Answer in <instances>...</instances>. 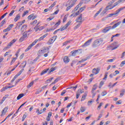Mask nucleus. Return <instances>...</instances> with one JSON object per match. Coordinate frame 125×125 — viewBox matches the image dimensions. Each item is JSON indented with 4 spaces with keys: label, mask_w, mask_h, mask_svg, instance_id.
I'll return each instance as SVG.
<instances>
[{
    "label": "nucleus",
    "mask_w": 125,
    "mask_h": 125,
    "mask_svg": "<svg viewBox=\"0 0 125 125\" xmlns=\"http://www.w3.org/2000/svg\"><path fill=\"white\" fill-rule=\"evenodd\" d=\"M122 23V21H119L114 25H113V26H107L106 27H105L103 30V33H107V32H109V31H111V30H113V29H115L118 27V26H120L121 24Z\"/></svg>",
    "instance_id": "1"
},
{
    "label": "nucleus",
    "mask_w": 125,
    "mask_h": 125,
    "mask_svg": "<svg viewBox=\"0 0 125 125\" xmlns=\"http://www.w3.org/2000/svg\"><path fill=\"white\" fill-rule=\"evenodd\" d=\"M78 0H68L65 4L66 7V11H68L70 8H72L75 5L76 2Z\"/></svg>",
    "instance_id": "2"
},
{
    "label": "nucleus",
    "mask_w": 125,
    "mask_h": 125,
    "mask_svg": "<svg viewBox=\"0 0 125 125\" xmlns=\"http://www.w3.org/2000/svg\"><path fill=\"white\" fill-rule=\"evenodd\" d=\"M124 9H125V6H124L123 7H121V8H119V9H118L117 10H116L115 13L109 14L108 17H112V16H114V15H118V14H119V13H120V12H121V11H122V10H124Z\"/></svg>",
    "instance_id": "3"
},
{
    "label": "nucleus",
    "mask_w": 125,
    "mask_h": 125,
    "mask_svg": "<svg viewBox=\"0 0 125 125\" xmlns=\"http://www.w3.org/2000/svg\"><path fill=\"white\" fill-rule=\"evenodd\" d=\"M120 46L119 44H118V43L117 42H114L112 43L110 46L108 47L111 50H115V49H117Z\"/></svg>",
    "instance_id": "4"
},
{
    "label": "nucleus",
    "mask_w": 125,
    "mask_h": 125,
    "mask_svg": "<svg viewBox=\"0 0 125 125\" xmlns=\"http://www.w3.org/2000/svg\"><path fill=\"white\" fill-rule=\"evenodd\" d=\"M47 50H49V48L48 47H43L42 48V50H39L38 52V54L39 56H41V53H45L46 52Z\"/></svg>",
    "instance_id": "5"
},
{
    "label": "nucleus",
    "mask_w": 125,
    "mask_h": 125,
    "mask_svg": "<svg viewBox=\"0 0 125 125\" xmlns=\"http://www.w3.org/2000/svg\"><path fill=\"white\" fill-rule=\"evenodd\" d=\"M103 43V40L102 39L96 40L95 41V43H94L95 46H99V45H100L101 44H102Z\"/></svg>",
    "instance_id": "6"
},
{
    "label": "nucleus",
    "mask_w": 125,
    "mask_h": 125,
    "mask_svg": "<svg viewBox=\"0 0 125 125\" xmlns=\"http://www.w3.org/2000/svg\"><path fill=\"white\" fill-rule=\"evenodd\" d=\"M56 39H57V36H55L52 37L48 41V44H52V43H53L54 42H55V41L56 40Z\"/></svg>",
    "instance_id": "7"
},
{
    "label": "nucleus",
    "mask_w": 125,
    "mask_h": 125,
    "mask_svg": "<svg viewBox=\"0 0 125 125\" xmlns=\"http://www.w3.org/2000/svg\"><path fill=\"white\" fill-rule=\"evenodd\" d=\"M17 41V39H14L6 47L4 48L3 49V50H6V49H7V48H10V47L14 43V42H16Z\"/></svg>",
    "instance_id": "8"
},
{
    "label": "nucleus",
    "mask_w": 125,
    "mask_h": 125,
    "mask_svg": "<svg viewBox=\"0 0 125 125\" xmlns=\"http://www.w3.org/2000/svg\"><path fill=\"white\" fill-rule=\"evenodd\" d=\"M92 40H93V38L88 40L86 41L83 45H82V47H86V46H88L91 43V42H92Z\"/></svg>",
    "instance_id": "9"
},
{
    "label": "nucleus",
    "mask_w": 125,
    "mask_h": 125,
    "mask_svg": "<svg viewBox=\"0 0 125 125\" xmlns=\"http://www.w3.org/2000/svg\"><path fill=\"white\" fill-rule=\"evenodd\" d=\"M72 23V21H69L61 29V32L64 31V30H66L69 26H70V24Z\"/></svg>",
    "instance_id": "10"
},
{
    "label": "nucleus",
    "mask_w": 125,
    "mask_h": 125,
    "mask_svg": "<svg viewBox=\"0 0 125 125\" xmlns=\"http://www.w3.org/2000/svg\"><path fill=\"white\" fill-rule=\"evenodd\" d=\"M8 110V106L5 107L1 111L0 116L1 117H2V116H4L5 114H6V112H7V110Z\"/></svg>",
    "instance_id": "11"
},
{
    "label": "nucleus",
    "mask_w": 125,
    "mask_h": 125,
    "mask_svg": "<svg viewBox=\"0 0 125 125\" xmlns=\"http://www.w3.org/2000/svg\"><path fill=\"white\" fill-rule=\"evenodd\" d=\"M76 22L78 23H83V14H81L79 16V17L76 19Z\"/></svg>",
    "instance_id": "12"
},
{
    "label": "nucleus",
    "mask_w": 125,
    "mask_h": 125,
    "mask_svg": "<svg viewBox=\"0 0 125 125\" xmlns=\"http://www.w3.org/2000/svg\"><path fill=\"white\" fill-rule=\"evenodd\" d=\"M116 6H117L116 5V4H114L113 6H111V5H108L107 6H106L105 7V10H106L107 11H108V10H111V9H113V8H114V7H116Z\"/></svg>",
    "instance_id": "13"
},
{
    "label": "nucleus",
    "mask_w": 125,
    "mask_h": 125,
    "mask_svg": "<svg viewBox=\"0 0 125 125\" xmlns=\"http://www.w3.org/2000/svg\"><path fill=\"white\" fill-rule=\"evenodd\" d=\"M100 72V67H98L97 68H94V75H97Z\"/></svg>",
    "instance_id": "14"
},
{
    "label": "nucleus",
    "mask_w": 125,
    "mask_h": 125,
    "mask_svg": "<svg viewBox=\"0 0 125 125\" xmlns=\"http://www.w3.org/2000/svg\"><path fill=\"white\" fill-rule=\"evenodd\" d=\"M21 17V16L20 14H18L16 17L14 19L15 22H17L19 19H20V18Z\"/></svg>",
    "instance_id": "15"
},
{
    "label": "nucleus",
    "mask_w": 125,
    "mask_h": 125,
    "mask_svg": "<svg viewBox=\"0 0 125 125\" xmlns=\"http://www.w3.org/2000/svg\"><path fill=\"white\" fill-rule=\"evenodd\" d=\"M23 71H24V69H22L15 76V78L17 79V78H18V77H19V76H20V75H21V74L23 73Z\"/></svg>",
    "instance_id": "16"
},
{
    "label": "nucleus",
    "mask_w": 125,
    "mask_h": 125,
    "mask_svg": "<svg viewBox=\"0 0 125 125\" xmlns=\"http://www.w3.org/2000/svg\"><path fill=\"white\" fill-rule=\"evenodd\" d=\"M40 22H38L36 26L34 27V30H35V32H38V31H40V25H39Z\"/></svg>",
    "instance_id": "17"
},
{
    "label": "nucleus",
    "mask_w": 125,
    "mask_h": 125,
    "mask_svg": "<svg viewBox=\"0 0 125 125\" xmlns=\"http://www.w3.org/2000/svg\"><path fill=\"white\" fill-rule=\"evenodd\" d=\"M125 0H119L118 1H117L116 2L114 3L115 4V5H119V4H120V3H124L125 2Z\"/></svg>",
    "instance_id": "18"
},
{
    "label": "nucleus",
    "mask_w": 125,
    "mask_h": 125,
    "mask_svg": "<svg viewBox=\"0 0 125 125\" xmlns=\"http://www.w3.org/2000/svg\"><path fill=\"white\" fill-rule=\"evenodd\" d=\"M63 61L66 63H69V62H70V59L69 58H68L67 57H65L63 58Z\"/></svg>",
    "instance_id": "19"
},
{
    "label": "nucleus",
    "mask_w": 125,
    "mask_h": 125,
    "mask_svg": "<svg viewBox=\"0 0 125 125\" xmlns=\"http://www.w3.org/2000/svg\"><path fill=\"white\" fill-rule=\"evenodd\" d=\"M26 30H27V24L22 25L21 31L22 32H24V31H26Z\"/></svg>",
    "instance_id": "20"
},
{
    "label": "nucleus",
    "mask_w": 125,
    "mask_h": 125,
    "mask_svg": "<svg viewBox=\"0 0 125 125\" xmlns=\"http://www.w3.org/2000/svg\"><path fill=\"white\" fill-rule=\"evenodd\" d=\"M83 3L82 2L80 3L75 8H74V11H77L81 6H82V5Z\"/></svg>",
    "instance_id": "21"
},
{
    "label": "nucleus",
    "mask_w": 125,
    "mask_h": 125,
    "mask_svg": "<svg viewBox=\"0 0 125 125\" xmlns=\"http://www.w3.org/2000/svg\"><path fill=\"white\" fill-rule=\"evenodd\" d=\"M86 96H87V94H86V92H85L84 94L82 96L81 101H83V100H85Z\"/></svg>",
    "instance_id": "22"
},
{
    "label": "nucleus",
    "mask_w": 125,
    "mask_h": 125,
    "mask_svg": "<svg viewBox=\"0 0 125 125\" xmlns=\"http://www.w3.org/2000/svg\"><path fill=\"white\" fill-rule=\"evenodd\" d=\"M80 14V11H78L77 12L75 13H73L70 15V17H72V16H73V17H76V16H78Z\"/></svg>",
    "instance_id": "23"
},
{
    "label": "nucleus",
    "mask_w": 125,
    "mask_h": 125,
    "mask_svg": "<svg viewBox=\"0 0 125 125\" xmlns=\"http://www.w3.org/2000/svg\"><path fill=\"white\" fill-rule=\"evenodd\" d=\"M23 96H24V94L23 93H21V94H19V96L17 98V100H19L20 99H21V98L22 97H23Z\"/></svg>",
    "instance_id": "24"
},
{
    "label": "nucleus",
    "mask_w": 125,
    "mask_h": 125,
    "mask_svg": "<svg viewBox=\"0 0 125 125\" xmlns=\"http://www.w3.org/2000/svg\"><path fill=\"white\" fill-rule=\"evenodd\" d=\"M34 83L35 81H32L27 86V88H30L31 86H33V84H34Z\"/></svg>",
    "instance_id": "25"
},
{
    "label": "nucleus",
    "mask_w": 125,
    "mask_h": 125,
    "mask_svg": "<svg viewBox=\"0 0 125 125\" xmlns=\"http://www.w3.org/2000/svg\"><path fill=\"white\" fill-rule=\"evenodd\" d=\"M6 21V19H4L1 22V24L0 25V27H2V26H3V25H4V24H5V22Z\"/></svg>",
    "instance_id": "26"
},
{
    "label": "nucleus",
    "mask_w": 125,
    "mask_h": 125,
    "mask_svg": "<svg viewBox=\"0 0 125 125\" xmlns=\"http://www.w3.org/2000/svg\"><path fill=\"white\" fill-rule=\"evenodd\" d=\"M57 1H55L54 3L49 7V9H52V7L55 6L57 3Z\"/></svg>",
    "instance_id": "27"
},
{
    "label": "nucleus",
    "mask_w": 125,
    "mask_h": 125,
    "mask_svg": "<svg viewBox=\"0 0 125 125\" xmlns=\"http://www.w3.org/2000/svg\"><path fill=\"white\" fill-rule=\"evenodd\" d=\"M55 70H56V68L52 67L48 72V74H50V73H52V72H54Z\"/></svg>",
    "instance_id": "28"
},
{
    "label": "nucleus",
    "mask_w": 125,
    "mask_h": 125,
    "mask_svg": "<svg viewBox=\"0 0 125 125\" xmlns=\"http://www.w3.org/2000/svg\"><path fill=\"white\" fill-rule=\"evenodd\" d=\"M47 71H48V69L43 70L41 73V76L44 75V74H46V73H47Z\"/></svg>",
    "instance_id": "29"
},
{
    "label": "nucleus",
    "mask_w": 125,
    "mask_h": 125,
    "mask_svg": "<svg viewBox=\"0 0 125 125\" xmlns=\"http://www.w3.org/2000/svg\"><path fill=\"white\" fill-rule=\"evenodd\" d=\"M85 7H86V6H84L83 7H81V8L78 11H79V13L80 12H83V10H84V9H85Z\"/></svg>",
    "instance_id": "30"
},
{
    "label": "nucleus",
    "mask_w": 125,
    "mask_h": 125,
    "mask_svg": "<svg viewBox=\"0 0 125 125\" xmlns=\"http://www.w3.org/2000/svg\"><path fill=\"white\" fill-rule=\"evenodd\" d=\"M27 32H24L23 34H22V37L24 38V39H26V38H27V37H28V35L27 34Z\"/></svg>",
    "instance_id": "31"
},
{
    "label": "nucleus",
    "mask_w": 125,
    "mask_h": 125,
    "mask_svg": "<svg viewBox=\"0 0 125 125\" xmlns=\"http://www.w3.org/2000/svg\"><path fill=\"white\" fill-rule=\"evenodd\" d=\"M13 26H14V24H11L9 25V26L7 27V29H9V31H10L11 30V29H12V27H13Z\"/></svg>",
    "instance_id": "32"
},
{
    "label": "nucleus",
    "mask_w": 125,
    "mask_h": 125,
    "mask_svg": "<svg viewBox=\"0 0 125 125\" xmlns=\"http://www.w3.org/2000/svg\"><path fill=\"white\" fill-rule=\"evenodd\" d=\"M78 50H76L75 51H71V53H72V56H75L76 55V53H77L78 52Z\"/></svg>",
    "instance_id": "33"
},
{
    "label": "nucleus",
    "mask_w": 125,
    "mask_h": 125,
    "mask_svg": "<svg viewBox=\"0 0 125 125\" xmlns=\"http://www.w3.org/2000/svg\"><path fill=\"white\" fill-rule=\"evenodd\" d=\"M35 67H32L30 68V69L28 70V74H30V73H31V72H32V71H34Z\"/></svg>",
    "instance_id": "34"
},
{
    "label": "nucleus",
    "mask_w": 125,
    "mask_h": 125,
    "mask_svg": "<svg viewBox=\"0 0 125 125\" xmlns=\"http://www.w3.org/2000/svg\"><path fill=\"white\" fill-rule=\"evenodd\" d=\"M33 47V46L31 44H30L27 48L25 50V51H28V50H30V49H31V48H32V47Z\"/></svg>",
    "instance_id": "35"
},
{
    "label": "nucleus",
    "mask_w": 125,
    "mask_h": 125,
    "mask_svg": "<svg viewBox=\"0 0 125 125\" xmlns=\"http://www.w3.org/2000/svg\"><path fill=\"white\" fill-rule=\"evenodd\" d=\"M26 118H27V114H24L23 115V117L22 118V122H24V121H25V119H26Z\"/></svg>",
    "instance_id": "36"
},
{
    "label": "nucleus",
    "mask_w": 125,
    "mask_h": 125,
    "mask_svg": "<svg viewBox=\"0 0 125 125\" xmlns=\"http://www.w3.org/2000/svg\"><path fill=\"white\" fill-rule=\"evenodd\" d=\"M104 84V82L101 81L100 83L99 88H101V87H102V86H103Z\"/></svg>",
    "instance_id": "37"
},
{
    "label": "nucleus",
    "mask_w": 125,
    "mask_h": 125,
    "mask_svg": "<svg viewBox=\"0 0 125 125\" xmlns=\"http://www.w3.org/2000/svg\"><path fill=\"white\" fill-rule=\"evenodd\" d=\"M22 68H24L25 67H26V65H27V61H24L22 63Z\"/></svg>",
    "instance_id": "38"
},
{
    "label": "nucleus",
    "mask_w": 125,
    "mask_h": 125,
    "mask_svg": "<svg viewBox=\"0 0 125 125\" xmlns=\"http://www.w3.org/2000/svg\"><path fill=\"white\" fill-rule=\"evenodd\" d=\"M38 41L39 40H36L34 42H33L31 44V46H34V45H35V44H36L37 42H38Z\"/></svg>",
    "instance_id": "39"
},
{
    "label": "nucleus",
    "mask_w": 125,
    "mask_h": 125,
    "mask_svg": "<svg viewBox=\"0 0 125 125\" xmlns=\"http://www.w3.org/2000/svg\"><path fill=\"white\" fill-rule=\"evenodd\" d=\"M67 15L64 16L63 19V21H62L63 23H65V22H66V21H67Z\"/></svg>",
    "instance_id": "40"
},
{
    "label": "nucleus",
    "mask_w": 125,
    "mask_h": 125,
    "mask_svg": "<svg viewBox=\"0 0 125 125\" xmlns=\"http://www.w3.org/2000/svg\"><path fill=\"white\" fill-rule=\"evenodd\" d=\"M83 91L81 89H79L78 91H77V93H79L80 95L82 93H83Z\"/></svg>",
    "instance_id": "41"
},
{
    "label": "nucleus",
    "mask_w": 125,
    "mask_h": 125,
    "mask_svg": "<svg viewBox=\"0 0 125 125\" xmlns=\"http://www.w3.org/2000/svg\"><path fill=\"white\" fill-rule=\"evenodd\" d=\"M102 9H103L102 8H101L97 12V13H96L95 16H97L98 14H99V13H100V12L102 11Z\"/></svg>",
    "instance_id": "42"
},
{
    "label": "nucleus",
    "mask_w": 125,
    "mask_h": 125,
    "mask_svg": "<svg viewBox=\"0 0 125 125\" xmlns=\"http://www.w3.org/2000/svg\"><path fill=\"white\" fill-rule=\"evenodd\" d=\"M103 105V103H101L99 105V106H98V110H100V109H101V106Z\"/></svg>",
    "instance_id": "43"
},
{
    "label": "nucleus",
    "mask_w": 125,
    "mask_h": 125,
    "mask_svg": "<svg viewBox=\"0 0 125 125\" xmlns=\"http://www.w3.org/2000/svg\"><path fill=\"white\" fill-rule=\"evenodd\" d=\"M125 61L121 62L120 64V67H124V66H125Z\"/></svg>",
    "instance_id": "44"
},
{
    "label": "nucleus",
    "mask_w": 125,
    "mask_h": 125,
    "mask_svg": "<svg viewBox=\"0 0 125 125\" xmlns=\"http://www.w3.org/2000/svg\"><path fill=\"white\" fill-rule=\"evenodd\" d=\"M25 40V38L22 36L19 40V42H22L24 40Z\"/></svg>",
    "instance_id": "45"
},
{
    "label": "nucleus",
    "mask_w": 125,
    "mask_h": 125,
    "mask_svg": "<svg viewBox=\"0 0 125 125\" xmlns=\"http://www.w3.org/2000/svg\"><path fill=\"white\" fill-rule=\"evenodd\" d=\"M59 80H60V78H59L56 79L54 82L52 83V84H54V83H57Z\"/></svg>",
    "instance_id": "46"
},
{
    "label": "nucleus",
    "mask_w": 125,
    "mask_h": 125,
    "mask_svg": "<svg viewBox=\"0 0 125 125\" xmlns=\"http://www.w3.org/2000/svg\"><path fill=\"white\" fill-rule=\"evenodd\" d=\"M7 13H5V14H4L1 17V18L0 19V20H1V19H3L4 17H5V16H6V15H7Z\"/></svg>",
    "instance_id": "47"
},
{
    "label": "nucleus",
    "mask_w": 125,
    "mask_h": 125,
    "mask_svg": "<svg viewBox=\"0 0 125 125\" xmlns=\"http://www.w3.org/2000/svg\"><path fill=\"white\" fill-rule=\"evenodd\" d=\"M34 16V14H31L28 17V19L31 20L32 19V17Z\"/></svg>",
    "instance_id": "48"
},
{
    "label": "nucleus",
    "mask_w": 125,
    "mask_h": 125,
    "mask_svg": "<svg viewBox=\"0 0 125 125\" xmlns=\"http://www.w3.org/2000/svg\"><path fill=\"white\" fill-rule=\"evenodd\" d=\"M15 60H16V58H14L12 60V61H11V63H10V65H12V64H13V63H14V62H15Z\"/></svg>",
    "instance_id": "49"
},
{
    "label": "nucleus",
    "mask_w": 125,
    "mask_h": 125,
    "mask_svg": "<svg viewBox=\"0 0 125 125\" xmlns=\"http://www.w3.org/2000/svg\"><path fill=\"white\" fill-rule=\"evenodd\" d=\"M106 94H107V92H106V91H104L102 93V96H105Z\"/></svg>",
    "instance_id": "50"
},
{
    "label": "nucleus",
    "mask_w": 125,
    "mask_h": 125,
    "mask_svg": "<svg viewBox=\"0 0 125 125\" xmlns=\"http://www.w3.org/2000/svg\"><path fill=\"white\" fill-rule=\"evenodd\" d=\"M29 13V11L26 10L25 12H24L23 14H22V17H24L26 14H28Z\"/></svg>",
    "instance_id": "51"
},
{
    "label": "nucleus",
    "mask_w": 125,
    "mask_h": 125,
    "mask_svg": "<svg viewBox=\"0 0 125 125\" xmlns=\"http://www.w3.org/2000/svg\"><path fill=\"white\" fill-rule=\"evenodd\" d=\"M90 0H83V1L84 3L86 4L88 2H89V1H90Z\"/></svg>",
    "instance_id": "52"
},
{
    "label": "nucleus",
    "mask_w": 125,
    "mask_h": 125,
    "mask_svg": "<svg viewBox=\"0 0 125 125\" xmlns=\"http://www.w3.org/2000/svg\"><path fill=\"white\" fill-rule=\"evenodd\" d=\"M61 21L59 20L58 22L55 24V26H56L57 27L59 26V25H60V24H61Z\"/></svg>",
    "instance_id": "53"
},
{
    "label": "nucleus",
    "mask_w": 125,
    "mask_h": 125,
    "mask_svg": "<svg viewBox=\"0 0 125 125\" xmlns=\"http://www.w3.org/2000/svg\"><path fill=\"white\" fill-rule=\"evenodd\" d=\"M6 89H7V88L6 87V86L1 89V92H2L3 91H5V90H6Z\"/></svg>",
    "instance_id": "54"
},
{
    "label": "nucleus",
    "mask_w": 125,
    "mask_h": 125,
    "mask_svg": "<svg viewBox=\"0 0 125 125\" xmlns=\"http://www.w3.org/2000/svg\"><path fill=\"white\" fill-rule=\"evenodd\" d=\"M106 12H107V10H106V9H105L102 12V13H101L102 15H104V14H105L106 13Z\"/></svg>",
    "instance_id": "55"
},
{
    "label": "nucleus",
    "mask_w": 125,
    "mask_h": 125,
    "mask_svg": "<svg viewBox=\"0 0 125 125\" xmlns=\"http://www.w3.org/2000/svg\"><path fill=\"white\" fill-rule=\"evenodd\" d=\"M52 115V112H49L48 113V116H47V117H48V118H50V117H51Z\"/></svg>",
    "instance_id": "56"
},
{
    "label": "nucleus",
    "mask_w": 125,
    "mask_h": 125,
    "mask_svg": "<svg viewBox=\"0 0 125 125\" xmlns=\"http://www.w3.org/2000/svg\"><path fill=\"white\" fill-rule=\"evenodd\" d=\"M80 26H81V24L79 23L77 25L75 26V27H74V29L76 30V29H78V28H79L80 27Z\"/></svg>",
    "instance_id": "57"
},
{
    "label": "nucleus",
    "mask_w": 125,
    "mask_h": 125,
    "mask_svg": "<svg viewBox=\"0 0 125 125\" xmlns=\"http://www.w3.org/2000/svg\"><path fill=\"white\" fill-rule=\"evenodd\" d=\"M14 10H13L9 14V16H12V15H13V13H14Z\"/></svg>",
    "instance_id": "58"
},
{
    "label": "nucleus",
    "mask_w": 125,
    "mask_h": 125,
    "mask_svg": "<svg viewBox=\"0 0 125 125\" xmlns=\"http://www.w3.org/2000/svg\"><path fill=\"white\" fill-rule=\"evenodd\" d=\"M125 89L122 91V93L120 94V96H124L125 95Z\"/></svg>",
    "instance_id": "59"
},
{
    "label": "nucleus",
    "mask_w": 125,
    "mask_h": 125,
    "mask_svg": "<svg viewBox=\"0 0 125 125\" xmlns=\"http://www.w3.org/2000/svg\"><path fill=\"white\" fill-rule=\"evenodd\" d=\"M81 111L82 113H83V112H84V111H85V109H84V107H82L81 108Z\"/></svg>",
    "instance_id": "60"
},
{
    "label": "nucleus",
    "mask_w": 125,
    "mask_h": 125,
    "mask_svg": "<svg viewBox=\"0 0 125 125\" xmlns=\"http://www.w3.org/2000/svg\"><path fill=\"white\" fill-rule=\"evenodd\" d=\"M44 29V26H40L39 25V31H42V30H43Z\"/></svg>",
    "instance_id": "61"
},
{
    "label": "nucleus",
    "mask_w": 125,
    "mask_h": 125,
    "mask_svg": "<svg viewBox=\"0 0 125 125\" xmlns=\"http://www.w3.org/2000/svg\"><path fill=\"white\" fill-rule=\"evenodd\" d=\"M37 22H38V21L35 20L34 21H33V22H31V24L33 25V24H37Z\"/></svg>",
    "instance_id": "62"
},
{
    "label": "nucleus",
    "mask_w": 125,
    "mask_h": 125,
    "mask_svg": "<svg viewBox=\"0 0 125 125\" xmlns=\"http://www.w3.org/2000/svg\"><path fill=\"white\" fill-rule=\"evenodd\" d=\"M92 102H93L91 101H89L88 102L87 105H88V106H90V105H91Z\"/></svg>",
    "instance_id": "63"
},
{
    "label": "nucleus",
    "mask_w": 125,
    "mask_h": 125,
    "mask_svg": "<svg viewBox=\"0 0 125 125\" xmlns=\"http://www.w3.org/2000/svg\"><path fill=\"white\" fill-rule=\"evenodd\" d=\"M52 80H53V77H51V78L47 80V82H50L51 81H52Z\"/></svg>",
    "instance_id": "64"
}]
</instances>
